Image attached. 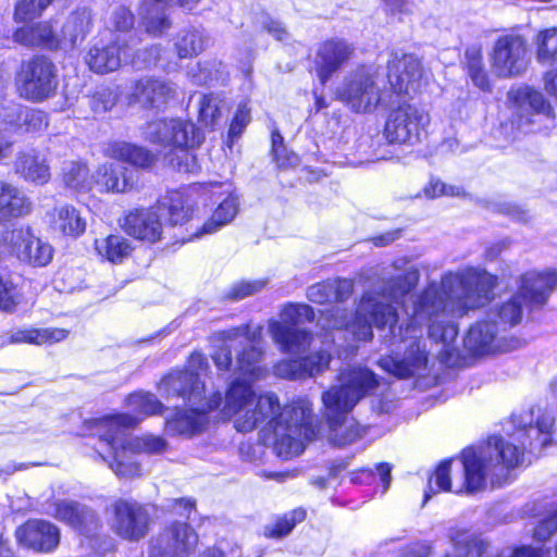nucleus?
<instances>
[{"label": "nucleus", "instance_id": "obj_37", "mask_svg": "<svg viewBox=\"0 0 557 557\" xmlns=\"http://www.w3.org/2000/svg\"><path fill=\"white\" fill-rule=\"evenodd\" d=\"M557 532V509L542 519L534 529V539L545 542ZM495 557H557V544L554 554L542 548L523 546L512 552L503 550Z\"/></svg>", "mask_w": 557, "mask_h": 557}, {"label": "nucleus", "instance_id": "obj_44", "mask_svg": "<svg viewBox=\"0 0 557 557\" xmlns=\"http://www.w3.org/2000/svg\"><path fill=\"white\" fill-rule=\"evenodd\" d=\"M450 540L453 552L447 557H484L490 547L488 542L467 530L454 532Z\"/></svg>", "mask_w": 557, "mask_h": 557}, {"label": "nucleus", "instance_id": "obj_57", "mask_svg": "<svg viewBox=\"0 0 557 557\" xmlns=\"http://www.w3.org/2000/svg\"><path fill=\"white\" fill-rule=\"evenodd\" d=\"M258 23L262 30L268 33L275 40L287 42L290 39V34L281 21L275 20L268 14H262L259 17Z\"/></svg>", "mask_w": 557, "mask_h": 557}, {"label": "nucleus", "instance_id": "obj_47", "mask_svg": "<svg viewBox=\"0 0 557 557\" xmlns=\"http://www.w3.org/2000/svg\"><path fill=\"white\" fill-rule=\"evenodd\" d=\"M67 335V330L57 327L17 330L11 334L10 343L53 344L65 339Z\"/></svg>", "mask_w": 557, "mask_h": 557}, {"label": "nucleus", "instance_id": "obj_55", "mask_svg": "<svg viewBox=\"0 0 557 557\" xmlns=\"http://www.w3.org/2000/svg\"><path fill=\"white\" fill-rule=\"evenodd\" d=\"M265 280L240 281L230 287L225 297L231 300H242L248 296H252L264 288Z\"/></svg>", "mask_w": 557, "mask_h": 557}, {"label": "nucleus", "instance_id": "obj_13", "mask_svg": "<svg viewBox=\"0 0 557 557\" xmlns=\"http://www.w3.org/2000/svg\"><path fill=\"white\" fill-rule=\"evenodd\" d=\"M507 99L512 111V123L524 132L540 131L532 125L542 119L549 125L555 120V112L549 101L541 91L529 85L511 88Z\"/></svg>", "mask_w": 557, "mask_h": 557}, {"label": "nucleus", "instance_id": "obj_41", "mask_svg": "<svg viewBox=\"0 0 557 557\" xmlns=\"http://www.w3.org/2000/svg\"><path fill=\"white\" fill-rule=\"evenodd\" d=\"M106 154L141 169L150 168L156 161V156L147 148L125 141H115L109 145Z\"/></svg>", "mask_w": 557, "mask_h": 557}, {"label": "nucleus", "instance_id": "obj_16", "mask_svg": "<svg viewBox=\"0 0 557 557\" xmlns=\"http://www.w3.org/2000/svg\"><path fill=\"white\" fill-rule=\"evenodd\" d=\"M134 51V37L122 38L117 36L110 42H97L88 51L86 63L89 69L98 74L116 71L123 63L131 60Z\"/></svg>", "mask_w": 557, "mask_h": 557}, {"label": "nucleus", "instance_id": "obj_12", "mask_svg": "<svg viewBox=\"0 0 557 557\" xmlns=\"http://www.w3.org/2000/svg\"><path fill=\"white\" fill-rule=\"evenodd\" d=\"M488 61L493 74L498 78L522 76L530 63L527 39L517 33L498 36L488 53Z\"/></svg>", "mask_w": 557, "mask_h": 557}, {"label": "nucleus", "instance_id": "obj_29", "mask_svg": "<svg viewBox=\"0 0 557 557\" xmlns=\"http://www.w3.org/2000/svg\"><path fill=\"white\" fill-rule=\"evenodd\" d=\"M92 181L100 193H126L136 186L138 175L123 165L107 162L96 170Z\"/></svg>", "mask_w": 557, "mask_h": 557}, {"label": "nucleus", "instance_id": "obj_40", "mask_svg": "<svg viewBox=\"0 0 557 557\" xmlns=\"http://www.w3.org/2000/svg\"><path fill=\"white\" fill-rule=\"evenodd\" d=\"M461 63L473 86L484 92L492 91L493 85L484 64L482 46L480 44L466 48Z\"/></svg>", "mask_w": 557, "mask_h": 557}, {"label": "nucleus", "instance_id": "obj_17", "mask_svg": "<svg viewBox=\"0 0 557 557\" xmlns=\"http://www.w3.org/2000/svg\"><path fill=\"white\" fill-rule=\"evenodd\" d=\"M198 543L197 533L187 524L174 522L151 541L150 557H187Z\"/></svg>", "mask_w": 557, "mask_h": 557}, {"label": "nucleus", "instance_id": "obj_39", "mask_svg": "<svg viewBox=\"0 0 557 557\" xmlns=\"http://www.w3.org/2000/svg\"><path fill=\"white\" fill-rule=\"evenodd\" d=\"M50 226L62 235L78 237L86 231V219L71 205L57 206L50 213Z\"/></svg>", "mask_w": 557, "mask_h": 557}, {"label": "nucleus", "instance_id": "obj_50", "mask_svg": "<svg viewBox=\"0 0 557 557\" xmlns=\"http://www.w3.org/2000/svg\"><path fill=\"white\" fill-rule=\"evenodd\" d=\"M306 518V511L301 508L295 509L278 518L272 527H267L264 534L269 537H283L292 532L295 525Z\"/></svg>", "mask_w": 557, "mask_h": 557}, {"label": "nucleus", "instance_id": "obj_10", "mask_svg": "<svg viewBox=\"0 0 557 557\" xmlns=\"http://www.w3.org/2000/svg\"><path fill=\"white\" fill-rule=\"evenodd\" d=\"M124 430V441L117 442L116 449L102 446L98 443L96 456L104 462L120 478L133 479L140 475V467L133 456L137 453L159 454L166 447L165 441L156 435L127 438Z\"/></svg>", "mask_w": 557, "mask_h": 557}, {"label": "nucleus", "instance_id": "obj_58", "mask_svg": "<svg viewBox=\"0 0 557 557\" xmlns=\"http://www.w3.org/2000/svg\"><path fill=\"white\" fill-rule=\"evenodd\" d=\"M23 109L21 104L8 100L4 96L0 101V122L15 127L20 126L22 124Z\"/></svg>", "mask_w": 557, "mask_h": 557}, {"label": "nucleus", "instance_id": "obj_5", "mask_svg": "<svg viewBox=\"0 0 557 557\" xmlns=\"http://www.w3.org/2000/svg\"><path fill=\"white\" fill-rule=\"evenodd\" d=\"M338 385L323 393L322 401L330 420L331 440L337 446H345L360 438L364 430L346 414L363 397L379 386L376 374L367 367L345 368L338 374Z\"/></svg>", "mask_w": 557, "mask_h": 557}, {"label": "nucleus", "instance_id": "obj_4", "mask_svg": "<svg viewBox=\"0 0 557 557\" xmlns=\"http://www.w3.org/2000/svg\"><path fill=\"white\" fill-rule=\"evenodd\" d=\"M419 278L420 273L414 267L398 274L384 270L372 289L363 294L354 320H350L346 310L336 307L323 313L319 324L327 331L336 330L338 339H347L349 335L356 341H370L373 336V326H388L389 335L396 338L399 326L396 325L398 317L393 304H398L409 294L417 286Z\"/></svg>", "mask_w": 557, "mask_h": 557}, {"label": "nucleus", "instance_id": "obj_63", "mask_svg": "<svg viewBox=\"0 0 557 557\" xmlns=\"http://www.w3.org/2000/svg\"><path fill=\"white\" fill-rule=\"evenodd\" d=\"M250 122V110L246 104H240L231 123L228 135L232 139L238 138Z\"/></svg>", "mask_w": 557, "mask_h": 557}, {"label": "nucleus", "instance_id": "obj_24", "mask_svg": "<svg viewBox=\"0 0 557 557\" xmlns=\"http://www.w3.org/2000/svg\"><path fill=\"white\" fill-rule=\"evenodd\" d=\"M465 348L474 356H483L507 350L505 337L496 321L490 319L479 321L470 326L463 338Z\"/></svg>", "mask_w": 557, "mask_h": 557}, {"label": "nucleus", "instance_id": "obj_51", "mask_svg": "<svg viewBox=\"0 0 557 557\" xmlns=\"http://www.w3.org/2000/svg\"><path fill=\"white\" fill-rule=\"evenodd\" d=\"M451 460H445L438 465L429 479L428 491L424 494V503L431 498V494L441 491H451L450 482Z\"/></svg>", "mask_w": 557, "mask_h": 557}, {"label": "nucleus", "instance_id": "obj_60", "mask_svg": "<svg viewBox=\"0 0 557 557\" xmlns=\"http://www.w3.org/2000/svg\"><path fill=\"white\" fill-rule=\"evenodd\" d=\"M283 141L284 138L278 132L275 131L272 133V152L276 163L281 168L297 165L299 162V158L296 153H290L286 160L283 159L282 153L286 152V148Z\"/></svg>", "mask_w": 557, "mask_h": 557}, {"label": "nucleus", "instance_id": "obj_26", "mask_svg": "<svg viewBox=\"0 0 557 557\" xmlns=\"http://www.w3.org/2000/svg\"><path fill=\"white\" fill-rule=\"evenodd\" d=\"M20 260L35 267L47 265L53 256L52 247L34 236L29 230H13L9 238Z\"/></svg>", "mask_w": 557, "mask_h": 557}, {"label": "nucleus", "instance_id": "obj_15", "mask_svg": "<svg viewBox=\"0 0 557 557\" xmlns=\"http://www.w3.org/2000/svg\"><path fill=\"white\" fill-rule=\"evenodd\" d=\"M429 123V114L423 109L403 103L388 113L383 135L389 144L413 146L421 141Z\"/></svg>", "mask_w": 557, "mask_h": 557}, {"label": "nucleus", "instance_id": "obj_22", "mask_svg": "<svg viewBox=\"0 0 557 557\" xmlns=\"http://www.w3.org/2000/svg\"><path fill=\"white\" fill-rule=\"evenodd\" d=\"M355 48L347 40L331 38L321 42L315 51L313 64L315 74L325 84L352 57Z\"/></svg>", "mask_w": 557, "mask_h": 557}, {"label": "nucleus", "instance_id": "obj_6", "mask_svg": "<svg viewBox=\"0 0 557 557\" xmlns=\"http://www.w3.org/2000/svg\"><path fill=\"white\" fill-rule=\"evenodd\" d=\"M336 98L355 113H373L394 102V92L374 69L360 66L344 76L335 91Z\"/></svg>", "mask_w": 557, "mask_h": 557}, {"label": "nucleus", "instance_id": "obj_1", "mask_svg": "<svg viewBox=\"0 0 557 557\" xmlns=\"http://www.w3.org/2000/svg\"><path fill=\"white\" fill-rule=\"evenodd\" d=\"M495 285V276L474 268L447 272L440 283H430L413 301L412 314L405 330L399 326L396 338L391 336V345H405L404 357L382 358L381 368L399 379L423 375L429 363L423 327L428 329L429 337L442 343L450 355L448 349L458 335L455 319L484 306Z\"/></svg>", "mask_w": 557, "mask_h": 557}, {"label": "nucleus", "instance_id": "obj_49", "mask_svg": "<svg viewBox=\"0 0 557 557\" xmlns=\"http://www.w3.org/2000/svg\"><path fill=\"white\" fill-rule=\"evenodd\" d=\"M536 61L552 65L557 61V27L541 30L535 38Z\"/></svg>", "mask_w": 557, "mask_h": 557}, {"label": "nucleus", "instance_id": "obj_38", "mask_svg": "<svg viewBox=\"0 0 557 557\" xmlns=\"http://www.w3.org/2000/svg\"><path fill=\"white\" fill-rule=\"evenodd\" d=\"M13 40L25 47H42L50 50L60 47L59 39L48 23L20 27L13 34Z\"/></svg>", "mask_w": 557, "mask_h": 557}, {"label": "nucleus", "instance_id": "obj_21", "mask_svg": "<svg viewBox=\"0 0 557 557\" xmlns=\"http://www.w3.org/2000/svg\"><path fill=\"white\" fill-rule=\"evenodd\" d=\"M177 97V88L171 81L144 76L135 81L128 94L129 102L145 109H161Z\"/></svg>", "mask_w": 557, "mask_h": 557}, {"label": "nucleus", "instance_id": "obj_25", "mask_svg": "<svg viewBox=\"0 0 557 557\" xmlns=\"http://www.w3.org/2000/svg\"><path fill=\"white\" fill-rule=\"evenodd\" d=\"M15 536L22 545L36 552H51L60 541L59 529L45 520H28L15 531Z\"/></svg>", "mask_w": 557, "mask_h": 557}, {"label": "nucleus", "instance_id": "obj_19", "mask_svg": "<svg viewBox=\"0 0 557 557\" xmlns=\"http://www.w3.org/2000/svg\"><path fill=\"white\" fill-rule=\"evenodd\" d=\"M200 197H210L219 200L211 218L202 225L201 230L195 234L199 237L202 234H213L223 226L231 223L238 213V197L231 190V185L223 183H209L201 185Z\"/></svg>", "mask_w": 557, "mask_h": 557}, {"label": "nucleus", "instance_id": "obj_42", "mask_svg": "<svg viewBox=\"0 0 557 557\" xmlns=\"http://www.w3.org/2000/svg\"><path fill=\"white\" fill-rule=\"evenodd\" d=\"M30 202L16 186L0 181V222L28 213Z\"/></svg>", "mask_w": 557, "mask_h": 557}, {"label": "nucleus", "instance_id": "obj_43", "mask_svg": "<svg viewBox=\"0 0 557 557\" xmlns=\"http://www.w3.org/2000/svg\"><path fill=\"white\" fill-rule=\"evenodd\" d=\"M525 302L528 301L523 300V296L518 290L509 300L496 305L487 314L490 319L496 321V326L504 334L509 327L520 323L523 314V304Z\"/></svg>", "mask_w": 557, "mask_h": 557}, {"label": "nucleus", "instance_id": "obj_48", "mask_svg": "<svg viewBox=\"0 0 557 557\" xmlns=\"http://www.w3.org/2000/svg\"><path fill=\"white\" fill-rule=\"evenodd\" d=\"M95 246L100 256L113 263L122 262L132 251L129 240L121 235L96 239Z\"/></svg>", "mask_w": 557, "mask_h": 557}, {"label": "nucleus", "instance_id": "obj_61", "mask_svg": "<svg viewBox=\"0 0 557 557\" xmlns=\"http://www.w3.org/2000/svg\"><path fill=\"white\" fill-rule=\"evenodd\" d=\"M115 103L116 97L110 89L97 91L89 100L91 110L97 114L111 110Z\"/></svg>", "mask_w": 557, "mask_h": 557}, {"label": "nucleus", "instance_id": "obj_56", "mask_svg": "<svg viewBox=\"0 0 557 557\" xmlns=\"http://www.w3.org/2000/svg\"><path fill=\"white\" fill-rule=\"evenodd\" d=\"M164 49L161 45H151L135 54L132 52L129 62L137 67L158 66L161 63V55Z\"/></svg>", "mask_w": 557, "mask_h": 557}, {"label": "nucleus", "instance_id": "obj_52", "mask_svg": "<svg viewBox=\"0 0 557 557\" xmlns=\"http://www.w3.org/2000/svg\"><path fill=\"white\" fill-rule=\"evenodd\" d=\"M134 25L135 15L128 7L119 4L112 8L108 17V27L111 30L126 35Z\"/></svg>", "mask_w": 557, "mask_h": 557}, {"label": "nucleus", "instance_id": "obj_36", "mask_svg": "<svg viewBox=\"0 0 557 557\" xmlns=\"http://www.w3.org/2000/svg\"><path fill=\"white\" fill-rule=\"evenodd\" d=\"M354 290L352 281L347 278L329 280L311 285L307 289V298L314 304H327L333 300L344 302Z\"/></svg>", "mask_w": 557, "mask_h": 557}, {"label": "nucleus", "instance_id": "obj_2", "mask_svg": "<svg viewBox=\"0 0 557 557\" xmlns=\"http://www.w3.org/2000/svg\"><path fill=\"white\" fill-rule=\"evenodd\" d=\"M262 330L261 325L244 324L222 333L225 341H239L242 345L234 368L237 377L225 395L223 411L235 417L238 432L247 433L264 423L265 429L273 433L276 455L290 459L300 455L306 444L315 438L318 429L308 400H298L282 408L274 393L255 398L251 383L267 373L261 364L263 351L259 347Z\"/></svg>", "mask_w": 557, "mask_h": 557}, {"label": "nucleus", "instance_id": "obj_45", "mask_svg": "<svg viewBox=\"0 0 557 557\" xmlns=\"http://www.w3.org/2000/svg\"><path fill=\"white\" fill-rule=\"evenodd\" d=\"M208 45L203 30L195 27L181 29L174 38V48L180 59L201 53Z\"/></svg>", "mask_w": 557, "mask_h": 557}, {"label": "nucleus", "instance_id": "obj_14", "mask_svg": "<svg viewBox=\"0 0 557 557\" xmlns=\"http://www.w3.org/2000/svg\"><path fill=\"white\" fill-rule=\"evenodd\" d=\"M16 85L21 97L46 100L55 94L59 85L57 66L44 55L34 57L22 64Z\"/></svg>", "mask_w": 557, "mask_h": 557}, {"label": "nucleus", "instance_id": "obj_8", "mask_svg": "<svg viewBox=\"0 0 557 557\" xmlns=\"http://www.w3.org/2000/svg\"><path fill=\"white\" fill-rule=\"evenodd\" d=\"M127 406L133 414L119 413L86 422L87 429L92 436L99 438L100 445L116 449L117 442L124 441V430L134 428L146 417L159 414L163 410V405L156 395L145 392L129 395Z\"/></svg>", "mask_w": 557, "mask_h": 557}, {"label": "nucleus", "instance_id": "obj_23", "mask_svg": "<svg viewBox=\"0 0 557 557\" xmlns=\"http://www.w3.org/2000/svg\"><path fill=\"white\" fill-rule=\"evenodd\" d=\"M223 401L220 393H215L208 400L190 406L189 409H177L166 420L165 431L171 435H193L200 432L206 424V412L218 408Z\"/></svg>", "mask_w": 557, "mask_h": 557}, {"label": "nucleus", "instance_id": "obj_59", "mask_svg": "<svg viewBox=\"0 0 557 557\" xmlns=\"http://www.w3.org/2000/svg\"><path fill=\"white\" fill-rule=\"evenodd\" d=\"M47 119L44 112L35 109L24 108L22 113V124L26 132H38L47 126Z\"/></svg>", "mask_w": 557, "mask_h": 557}, {"label": "nucleus", "instance_id": "obj_46", "mask_svg": "<svg viewBox=\"0 0 557 557\" xmlns=\"http://www.w3.org/2000/svg\"><path fill=\"white\" fill-rule=\"evenodd\" d=\"M64 185L77 193H87L94 188L92 175L87 165L79 161H65L62 166Z\"/></svg>", "mask_w": 557, "mask_h": 557}, {"label": "nucleus", "instance_id": "obj_27", "mask_svg": "<svg viewBox=\"0 0 557 557\" xmlns=\"http://www.w3.org/2000/svg\"><path fill=\"white\" fill-rule=\"evenodd\" d=\"M201 194V185L195 184L174 190L161 201L159 209L168 215L172 225L184 224L194 214Z\"/></svg>", "mask_w": 557, "mask_h": 557}, {"label": "nucleus", "instance_id": "obj_3", "mask_svg": "<svg viewBox=\"0 0 557 557\" xmlns=\"http://www.w3.org/2000/svg\"><path fill=\"white\" fill-rule=\"evenodd\" d=\"M534 410L511 417L515 432L508 438L491 436L484 448L462 451L459 459L463 481L455 492L472 494L485 488L490 480L493 486H502L509 481L510 471L523 462L524 450H541L550 443L554 419L549 413H540L533 423Z\"/></svg>", "mask_w": 557, "mask_h": 557}, {"label": "nucleus", "instance_id": "obj_32", "mask_svg": "<svg viewBox=\"0 0 557 557\" xmlns=\"http://www.w3.org/2000/svg\"><path fill=\"white\" fill-rule=\"evenodd\" d=\"M124 231L136 239L156 243L162 235L160 215L153 209L129 211L123 222Z\"/></svg>", "mask_w": 557, "mask_h": 557}, {"label": "nucleus", "instance_id": "obj_35", "mask_svg": "<svg viewBox=\"0 0 557 557\" xmlns=\"http://www.w3.org/2000/svg\"><path fill=\"white\" fill-rule=\"evenodd\" d=\"M14 171L25 181L44 185L50 180V168L46 159L35 150L22 151L14 161Z\"/></svg>", "mask_w": 557, "mask_h": 557}, {"label": "nucleus", "instance_id": "obj_33", "mask_svg": "<svg viewBox=\"0 0 557 557\" xmlns=\"http://www.w3.org/2000/svg\"><path fill=\"white\" fill-rule=\"evenodd\" d=\"M168 0H141L138 8L140 24L146 33L151 36L160 37L164 35L172 26V22L166 13Z\"/></svg>", "mask_w": 557, "mask_h": 557}, {"label": "nucleus", "instance_id": "obj_30", "mask_svg": "<svg viewBox=\"0 0 557 557\" xmlns=\"http://www.w3.org/2000/svg\"><path fill=\"white\" fill-rule=\"evenodd\" d=\"M557 287V271H529L521 275L519 292L531 306H543Z\"/></svg>", "mask_w": 557, "mask_h": 557}, {"label": "nucleus", "instance_id": "obj_7", "mask_svg": "<svg viewBox=\"0 0 557 557\" xmlns=\"http://www.w3.org/2000/svg\"><path fill=\"white\" fill-rule=\"evenodd\" d=\"M145 136L153 144L176 149L166 157L173 169L185 173L198 170L197 158L189 149L198 147L205 137L195 124L181 119L157 120L148 123Z\"/></svg>", "mask_w": 557, "mask_h": 557}, {"label": "nucleus", "instance_id": "obj_53", "mask_svg": "<svg viewBox=\"0 0 557 557\" xmlns=\"http://www.w3.org/2000/svg\"><path fill=\"white\" fill-rule=\"evenodd\" d=\"M221 101L214 95H202L198 101L199 121L205 126H213L221 116Z\"/></svg>", "mask_w": 557, "mask_h": 557}, {"label": "nucleus", "instance_id": "obj_9", "mask_svg": "<svg viewBox=\"0 0 557 557\" xmlns=\"http://www.w3.org/2000/svg\"><path fill=\"white\" fill-rule=\"evenodd\" d=\"M314 317L313 308L309 305H286L277 320H269V334L283 352L302 354L310 346L312 335L302 329L301 325L312 322Z\"/></svg>", "mask_w": 557, "mask_h": 557}, {"label": "nucleus", "instance_id": "obj_31", "mask_svg": "<svg viewBox=\"0 0 557 557\" xmlns=\"http://www.w3.org/2000/svg\"><path fill=\"white\" fill-rule=\"evenodd\" d=\"M52 516L86 536H91L100 525L94 510L73 500L55 503Z\"/></svg>", "mask_w": 557, "mask_h": 557}, {"label": "nucleus", "instance_id": "obj_62", "mask_svg": "<svg viewBox=\"0 0 557 557\" xmlns=\"http://www.w3.org/2000/svg\"><path fill=\"white\" fill-rule=\"evenodd\" d=\"M425 197L436 198L440 196H459L461 188L458 186L446 185L440 180H431L423 189Z\"/></svg>", "mask_w": 557, "mask_h": 557}, {"label": "nucleus", "instance_id": "obj_64", "mask_svg": "<svg viewBox=\"0 0 557 557\" xmlns=\"http://www.w3.org/2000/svg\"><path fill=\"white\" fill-rule=\"evenodd\" d=\"M224 341V344L212 355V359L220 371H227L231 369L232 361V347L230 342Z\"/></svg>", "mask_w": 557, "mask_h": 557}, {"label": "nucleus", "instance_id": "obj_18", "mask_svg": "<svg viewBox=\"0 0 557 557\" xmlns=\"http://www.w3.org/2000/svg\"><path fill=\"white\" fill-rule=\"evenodd\" d=\"M149 512L137 502L119 499L113 505L112 530L122 539L138 541L149 529Z\"/></svg>", "mask_w": 557, "mask_h": 557}, {"label": "nucleus", "instance_id": "obj_11", "mask_svg": "<svg viewBox=\"0 0 557 557\" xmlns=\"http://www.w3.org/2000/svg\"><path fill=\"white\" fill-rule=\"evenodd\" d=\"M209 368L206 357L200 352L190 355L185 370H173L159 385V391L168 399L182 398L190 406L208 400L205 397V383L200 376Z\"/></svg>", "mask_w": 557, "mask_h": 557}, {"label": "nucleus", "instance_id": "obj_54", "mask_svg": "<svg viewBox=\"0 0 557 557\" xmlns=\"http://www.w3.org/2000/svg\"><path fill=\"white\" fill-rule=\"evenodd\" d=\"M20 301L17 284L10 276L0 275V310L12 312Z\"/></svg>", "mask_w": 557, "mask_h": 557}, {"label": "nucleus", "instance_id": "obj_20", "mask_svg": "<svg viewBox=\"0 0 557 557\" xmlns=\"http://www.w3.org/2000/svg\"><path fill=\"white\" fill-rule=\"evenodd\" d=\"M388 88L394 92V99L398 94L414 92L423 76V67L420 59L412 53L392 54L387 64Z\"/></svg>", "mask_w": 557, "mask_h": 557}, {"label": "nucleus", "instance_id": "obj_34", "mask_svg": "<svg viewBox=\"0 0 557 557\" xmlns=\"http://www.w3.org/2000/svg\"><path fill=\"white\" fill-rule=\"evenodd\" d=\"M91 26V14L86 8L71 13L62 25L59 39V49H72L78 41H83Z\"/></svg>", "mask_w": 557, "mask_h": 557}, {"label": "nucleus", "instance_id": "obj_28", "mask_svg": "<svg viewBox=\"0 0 557 557\" xmlns=\"http://www.w3.org/2000/svg\"><path fill=\"white\" fill-rule=\"evenodd\" d=\"M330 361V351L321 349L305 358L282 360L274 366L273 371L278 377L299 380L314 376L324 371L329 367Z\"/></svg>", "mask_w": 557, "mask_h": 557}]
</instances>
